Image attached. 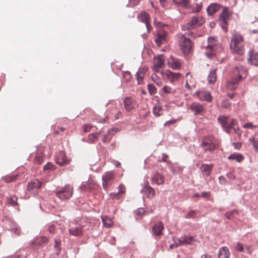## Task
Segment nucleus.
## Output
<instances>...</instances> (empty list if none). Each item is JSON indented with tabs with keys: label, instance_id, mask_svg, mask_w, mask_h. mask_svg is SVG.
Returning <instances> with one entry per match:
<instances>
[{
	"label": "nucleus",
	"instance_id": "obj_34",
	"mask_svg": "<svg viewBox=\"0 0 258 258\" xmlns=\"http://www.w3.org/2000/svg\"><path fill=\"white\" fill-rule=\"evenodd\" d=\"M230 253L227 247L223 246L220 248L218 252L219 258H229Z\"/></svg>",
	"mask_w": 258,
	"mask_h": 258
},
{
	"label": "nucleus",
	"instance_id": "obj_3",
	"mask_svg": "<svg viewBox=\"0 0 258 258\" xmlns=\"http://www.w3.org/2000/svg\"><path fill=\"white\" fill-rule=\"evenodd\" d=\"M218 119L227 133H229L230 129L233 128L235 132L239 136H241V132L240 130L238 128L237 129L235 128V126L236 124V120L235 119H232L230 120L227 117L224 116H220Z\"/></svg>",
	"mask_w": 258,
	"mask_h": 258
},
{
	"label": "nucleus",
	"instance_id": "obj_19",
	"mask_svg": "<svg viewBox=\"0 0 258 258\" xmlns=\"http://www.w3.org/2000/svg\"><path fill=\"white\" fill-rule=\"evenodd\" d=\"M189 108L194 112L195 115L202 114L205 112L203 106L198 102H194L191 104Z\"/></svg>",
	"mask_w": 258,
	"mask_h": 258
},
{
	"label": "nucleus",
	"instance_id": "obj_35",
	"mask_svg": "<svg viewBox=\"0 0 258 258\" xmlns=\"http://www.w3.org/2000/svg\"><path fill=\"white\" fill-rule=\"evenodd\" d=\"M102 136V132L100 131L98 133H93L88 135V142L90 143H95L98 141L99 137Z\"/></svg>",
	"mask_w": 258,
	"mask_h": 258
},
{
	"label": "nucleus",
	"instance_id": "obj_40",
	"mask_svg": "<svg viewBox=\"0 0 258 258\" xmlns=\"http://www.w3.org/2000/svg\"><path fill=\"white\" fill-rule=\"evenodd\" d=\"M216 71V69L211 71L208 76V81L210 84L214 83L216 81L217 76Z\"/></svg>",
	"mask_w": 258,
	"mask_h": 258
},
{
	"label": "nucleus",
	"instance_id": "obj_27",
	"mask_svg": "<svg viewBox=\"0 0 258 258\" xmlns=\"http://www.w3.org/2000/svg\"><path fill=\"white\" fill-rule=\"evenodd\" d=\"M164 229V225L162 222H159L155 224L152 227L153 233L157 236L162 234V231Z\"/></svg>",
	"mask_w": 258,
	"mask_h": 258
},
{
	"label": "nucleus",
	"instance_id": "obj_7",
	"mask_svg": "<svg viewBox=\"0 0 258 258\" xmlns=\"http://www.w3.org/2000/svg\"><path fill=\"white\" fill-rule=\"evenodd\" d=\"M192 42L190 39L185 37L184 35L181 37L179 42V47L183 53L185 54H189L192 49Z\"/></svg>",
	"mask_w": 258,
	"mask_h": 258
},
{
	"label": "nucleus",
	"instance_id": "obj_1",
	"mask_svg": "<svg viewBox=\"0 0 258 258\" xmlns=\"http://www.w3.org/2000/svg\"><path fill=\"white\" fill-rule=\"evenodd\" d=\"M231 51L240 55L244 54V43L243 37L239 34H234L231 38L230 44Z\"/></svg>",
	"mask_w": 258,
	"mask_h": 258
},
{
	"label": "nucleus",
	"instance_id": "obj_61",
	"mask_svg": "<svg viewBox=\"0 0 258 258\" xmlns=\"http://www.w3.org/2000/svg\"><path fill=\"white\" fill-rule=\"evenodd\" d=\"M244 248L246 249V252H247L248 254H249V255H251L252 254V250L251 249V246L246 245L244 246Z\"/></svg>",
	"mask_w": 258,
	"mask_h": 258
},
{
	"label": "nucleus",
	"instance_id": "obj_38",
	"mask_svg": "<svg viewBox=\"0 0 258 258\" xmlns=\"http://www.w3.org/2000/svg\"><path fill=\"white\" fill-rule=\"evenodd\" d=\"M18 177L19 175L18 174H15L5 176L3 177V180L5 182L10 183L16 181L18 178Z\"/></svg>",
	"mask_w": 258,
	"mask_h": 258
},
{
	"label": "nucleus",
	"instance_id": "obj_53",
	"mask_svg": "<svg viewBox=\"0 0 258 258\" xmlns=\"http://www.w3.org/2000/svg\"><path fill=\"white\" fill-rule=\"evenodd\" d=\"M243 127L245 128L254 129L257 127V125H253L251 122H247L243 124Z\"/></svg>",
	"mask_w": 258,
	"mask_h": 258
},
{
	"label": "nucleus",
	"instance_id": "obj_48",
	"mask_svg": "<svg viewBox=\"0 0 258 258\" xmlns=\"http://www.w3.org/2000/svg\"><path fill=\"white\" fill-rule=\"evenodd\" d=\"M43 159L42 154H37L35 156L34 162L36 164H41L43 162Z\"/></svg>",
	"mask_w": 258,
	"mask_h": 258
},
{
	"label": "nucleus",
	"instance_id": "obj_5",
	"mask_svg": "<svg viewBox=\"0 0 258 258\" xmlns=\"http://www.w3.org/2000/svg\"><path fill=\"white\" fill-rule=\"evenodd\" d=\"M204 22L205 19L202 16L196 15L192 17L191 20L186 25L182 26L181 29L182 30H190L201 26Z\"/></svg>",
	"mask_w": 258,
	"mask_h": 258
},
{
	"label": "nucleus",
	"instance_id": "obj_47",
	"mask_svg": "<svg viewBox=\"0 0 258 258\" xmlns=\"http://www.w3.org/2000/svg\"><path fill=\"white\" fill-rule=\"evenodd\" d=\"M153 112L155 116L158 117L162 114L163 110L161 107L159 106H156L154 107Z\"/></svg>",
	"mask_w": 258,
	"mask_h": 258
},
{
	"label": "nucleus",
	"instance_id": "obj_18",
	"mask_svg": "<svg viewBox=\"0 0 258 258\" xmlns=\"http://www.w3.org/2000/svg\"><path fill=\"white\" fill-rule=\"evenodd\" d=\"M167 32L163 29H160L158 31L157 38L155 41L158 46L166 42Z\"/></svg>",
	"mask_w": 258,
	"mask_h": 258
},
{
	"label": "nucleus",
	"instance_id": "obj_10",
	"mask_svg": "<svg viewBox=\"0 0 258 258\" xmlns=\"http://www.w3.org/2000/svg\"><path fill=\"white\" fill-rule=\"evenodd\" d=\"M231 13L227 7L222 8L221 14L220 15V22L222 28L226 31L227 22L231 19Z\"/></svg>",
	"mask_w": 258,
	"mask_h": 258
},
{
	"label": "nucleus",
	"instance_id": "obj_30",
	"mask_svg": "<svg viewBox=\"0 0 258 258\" xmlns=\"http://www.w3.org/2000/svg\"><path fill=\"white\" fill-rule=\"evenodd\" d=\"M221 8L222 7L221 5L216 3H213L207 8V11L209 15H212L219 11Z\"/></svg>",
	"mask_w": 258,
	"mask_h": 258
},
{
	"label": "nucleus",
	"instance_id": "obj_56",
	"mask_svg": "<svg viewBox=\"0 0 258 258\" xmlns=\"http://www.w3.org/2000/svg\"><path fill=\"white\" fill-rule=\"evenodd\" d=\"M231 105V103L227 100H224L221 103V107L222 108H228Z\"/></svg>",
	"mask_w": 258,
	"mask_h": 258
},
{
	"label": "nucleus",
	"instance_id": "obj_26",
	"mask_svg": "<svg viewBox=\"0 0 258 258\" xmlns=\"http://www.w3.org/2000/svg\"><path fill=\"white\" fill-rule=\"evenodd\" d=\"M196 94L198 97L202 100H205L211 102L212 101V97L210 93L207 91H199L197 92Z\"/></svg>",
	"mask_w": 258,
	"mask_h": 258
},
{
	"label": "nucleus",
	"instance_id": "obj_60",
	"mask_svg": "<svg viewBox=\"0 0 258 258\" xmlns=\"http://www.w3.org/2000/svg\"><path fill=\"white\" fill-rule=\"evenodd\" d=\"M244 247L243 246V244L240 243L238 242L236 244V248L239 251H243Z\"/></svg>",
	"mask_w": 258,
	"mask_h": 258
},
{
	"label": "nucleus",
	"instance_id": "obj_28",
	"mask_svg": "<svg viewBox=\"0 0 258 258\" xmlns=\"http://www.w3.org/2000/svg\"><path fill=\"white\" fill-rule=\"evenodd\" d=\"M96 186V183L93 180H89L87 182L83 183L81 188L85 191H90L92 189L95 188Z\"/></svg>",
	"mask_w": 258,
	"mask_h": 258
},
{
	"label": "nucleus",
	"instance_id": "obj_12",
	"mask_svg": "<svg viewBox=\"0 0 258 258\" xmlns=\"http://www.w3.org/2000/svg\"><path fill=\"white\" fill-rule=\"evenodd\" d=\"M108 106L111 105L112 109L110 111H107V115L106 116V118H104L103 122H105L108 117H110L112 119L116 120L119 119L122 115V112L120 110H117L116 105H113L109 104Z\"/></svg>",
	"mask_w": 258,
	"mask_h": 258
},
{
	"label": "nucleus",
	"instance_id": "obj_2",
	"mask_svg": "<svg viewBox=\"0 0 258 258\" xmlns=\"http://www.w3.org/2000/svg\"><path fill=\"white\" fill-rule=\"evenodd\" d=\"M219 142L214 137L208 135L202 138L201 147L205 152H213L219 146Z\"/></svg>",
	"mask_w": 258,
	"mask_h": 258
},
{
	"label": "nucleus",
	"instance_id": "obj_14",
	"mask_svg": "<svg viewBox=\"0 0 258 258\" xmlns=\"http://www.w3.org/2000/svg\"><path fill=\"white\" fill-rule=\"evenodd\" d=\"M233 74L237 76L235 79H237L238 81L244 79L247 76V71L245 68L242 66L236 67L234 69Z\"/></svg>",
	"mask_w": 258,
	"mask_h": 258
},
{
	"label": "nucleus",
	"instance_id": "obj_22",
	"mask_svg": "<svg viewBox=\"0 0 258 258\" xmlns=\"http://www.w3.org/2000/svg\"><path fill=\"white\" fill-rule=\"evenodd\" d=\"M168 64L172 69L179 70L181 67V62L179 59L171 56L168 60Z\"/></svg>",
	"mask_w": 258,
	"mask_h": 258
},
{
	"label": "nucleus",
	"instance_id": "obj_54",
	"mask_svg": "<svg viewBox=\"0 0 258 258\" xmlns=\"http://www.w3.org/2000/svg\"><path fill=\"white\" fill-rule=\"evenodd\" d=\"M109 196H110V198L113 200H114V199H117V200H119L120 199L121 197H122V196L120 195L119 194V193H111L110 195H109Z\"/></svg>",
	"mask_w": 258,
	"mask_h": 258
},
{
	"label": "nucleus",
	"instance_id": "obj_29",
	"mask_svg": "<svg viewBox=\"0 0 258 258\" xmlns=\"http://www.w3.org/2000/svg\"><path fill=\"white\" fill-rule=\"evenodd\" d=\"M212 168L213 165L212 164H202L200 167L202 174L207 177L210 175Z\"/></svg>",
	"mask_w": 258,
	"mask_h": 258
},
{
	"label": "nucleus",
	"instance_id": "obj_6",
	"mask_svg": "<svg viewBox=\"0 0 258 258\" xmlns=\"http://www.w3.org/2000/svg\"><path fill=\"white\" fill-rule=\"evenodd\" d=\"M56 196L61 200H69L73 194V187L70 185H66L55 192Z\"/></svg>",
	"mask_w": 258,
	"mask_h": 258
},
{
	"label": "nucleus",
	"instance_id": "obj_45",
	"mask_svg": "<svg viewBox=\"0 0 258 258\" xmlns=\"http://www.w3.org/2000/svg\"><path fill=\"white\" fill-rule=\"evenodd\" d=\"M96 127L91 124H84L82 125V129L84 133H86L91 132V130L95 131Z\"/></svg>",
	"mask_w": 258,
	"mask_h": 258
},
{
	"label": "nucleus",
	"instance_id": "obj_51",
	"mask_svg": "<svg viewBox=\"0 0 258 258\" xmlns=\"http://www.w3.org/2000/svg\"><path fill=\"white\" fill-rule=\"evenodd\" d=\"M174 3L176 4L180 5L183 6L185 7H186L188 4V0H173Z\"/></svg>",
	"mask_w": 258,
	"mask_h": 258
},
{
	"label": "nucleus",
	"instance_id": "obj_41",
	"mask_svg": "<svg viewBox=\"0 0 258 258\" xmlns=\"http://www.w3.org/2000/svg\"><path fill=\"white\" fill-rule=\"evenodd\" d=\"M239 81L237 79H233L232 80L227 82V87L228 89L233 90L236 88Z\"/></svg>",
	"mask_w": 258,
	"mask_h": 258
},
{
	"label": "nucleus",
	"instance_id": "obj_21",
	"mask_svg": "<svg viewBox=\"0 0 258 258\" xmlns=\"http://www.w3.org/2000/svg\"><path fill=\"white\" fill-rule=\"evenodd\" d=\"M151 180L152 183H155L157 185H161L165 182V177L162 174L155 172L153 174Z\"/></svg>",
	"mask_w": 258,
	"mask_h": 258
},
{
	"label": "nucleus",
	"instance_id": "obj_43",
	"mask_svg": "<svg viewBox=\"0 0 258 258\" xmlns=\"http://www.w3.org/2000/svg\"><path fill=\"white\" fill-rule=\"evenodd\" d=\"M113 131V130H110L108 131L107 133H105L103 135L102 134V141L103 142H109L111 139L112 135L111 132Z\"/></svg>",
	"mask_w": 258,
	"mask_h": 258
},
{
	"label": "nucleus",
	"instance_id": "obj_9",
	"mask_svg": "<svg viewBox=\"0 0 258 258\" xmlns=\"http://www.w3.org/2000/svg\"><path fill=\"white\" fill-rule=\"evenodd\" d=\"M115 173L113 171H108L102 175V186L104 189L107 190L113 183Z\"/></svg>",
	"mask_w": 258,
	"mask_h": 258
},
{
	"label": "nucleus",
	"instance_id": "obj_24",
	"mask_svg": "<svg viewBox=\"0 0 258 258\" xmlns=\"http://www.w3.org/2000/svg\"><path fill=\"white\" fill-rule=\"evenodd\" d=\"M248 62L254 66L258 65V54L253 50H250L248 53Z\"/></svg>",
	"mask_w": 258,
	"mask_h": 258
},
{
	"label": "nucleus",
	"instance_id": "obj_20",
	"mask_svg": "<svg viewBox=\"0 0 258 258\" xmlns=\"http://www.w3.org/2000/svg\"><path fill=\"white\" fill-rule=\"evenodd\" d=\"M162 76L163 77L165 76L170 82L173 83L178 80L181 75L179 73H173L170 71H166Z\"/></svg>",
	"mask_w": 258,
	"mask_h": 258
},
{
	"label": "nucleus",
	"instance_id": "obj_32",
	"mask_svg": "<svg viewBox=\"0 0 258 258\" xmlns=\"http://www.w3.org/2000/svg\"><path fill=\"white\" fill-rule=\"evenodd\" d=\"M143 191L148 198H152L155 195V189L153 187L148 185L144 186L143 188Z\"/></svg>",
	"mask_w": 258,
	"mask_h": 258
},
{
	"label": "nucleus",
	"instance_id": "obj_50",
	"mask_svg": "<svg viewBox=\"0 0 258 258\" xmlns=\"http://www.w3.org/2000/svg\"><path fill=\"white\" fill-rule=\"evenodd\" d=\"M148 89L149 93L151 95H154L157 92L156 87L153 84H148Z\"/></svg>",
	"mask_w": 258,
	"mask_h": 258
},
{
	"label": "nucleus",
	"instance_id": "obj_57",
	"mask_svg": "<svg viewBox=\"0 0 258 258\" xmlns=\"http://www.w3.org/2000/svg\"><path fill=\"white\" fill-rule=\"evenodd\" d=\"M60 244L61 242L60 241H57V240H55V244H54V247L56 248L57 254H58L60 250Z\"/></svg>",
	"mask_w": 258,
	"mask_h": 258
},
{
	"label": "nucleus",
	"instance_id": "obj_16",
	"mask_svg": "<svg viewBox=\"0 0 258 258\" xmlns=\"http://www.w3.org/2000/svg\"><path fill=\"white\" fill-rule=\"evenodd\" d=\"M194 241L195 239L193 236L185 235L177 238V243L175 244L176 247L182 245L190 244Z\"/></svg>",
	"mask_w": 258,
	"mask_h": 258
},
{
	"label": "nucleus",
	"instance_id": "obj_4",
	"mask_svg": "<svg viewBox=\"0 0 258 258\" xmlns=\"http://www.w3.org/2000/svg\"><path fill=\"white\" fill-rule=\"evenodd\" d=\"M165 57L163 55H159L155 57L153 60V63L151 67L152 69L156 73H159L161 75H163L164 72L162 69L165 67Z\"/></svg>",
	"mask_w": 258,
	"mask_h": 258
},
{
	"label": "nucleus",
	"instance_id": "obj_39",
	"mask_svg": "<svg viewBox=\"0 0 258 258\" xmlns=\"http://www.w3.org/2000/svg\"><path fill=\"white\" fill-rule=\"evenodd\" d=\"M161 92L164 94H175L176 91L169 86H165L162 88Z\"/></svg>",
	"mask_w": 258,
	"mask_h": 258
},
{
	"label": "nucleus",
	"instance_id": "obj_63",
	"mask_svg": "<svg viewBox=\"0 0 258 258\" xmlns=\"http://www.w3.org/2000/svg\"><path fill=\"white\" fill-rule=\"evenodd\" d=\"M55 229V226L53 225H49L47 227V230L50 233L54 232Z\"/></svg>",
	"mask_w": 258,
	"mask_h": 258
},
{
	"label": "nucleus",
	"instance_id": "obj_8",
	"mask_svg": "<svg viewBox=\"0 0 258 258\" xmlns=\"http://www.w3.org/2000/svg\"><path fill=\"white\" fill-rule=\"evenodd\" d=\"M208 45L206 47V49H210L211 52H207L206 55L209 57H212L213 55H216V49H222L221 47L217 44V41L214 37H209L208 39Z\"/></svg>",
	"mask_w": 258,
	"mask_h": 258
},
{
	"label": "nucleus",
	"instance_id": "obj_33",
	"mask_svg": "<svg viewBox=\"0 0 258 258\" xmlns=\"http://www.w3.org/2000/svg\"><path fill=\"white\" fill-rule=\"evenodd\" d=\"M244 159V156L242 154L238 153L231 154L228 157V160H235L238 163H241L243 161Z\"/></svg>",
	"mask_w": 258,
	"mask_h": 258
},
{
	"label": "nucleus",
	"instance_id": "obj_36",
	"mask_svg": "<svg viewBox=\"0 0 258 258\" xmlns=\"http://www.w3.org/2000/svg\"><path fill=\"white\" fill-rule=\"evenodd\" d=\"M169 168L170 169L171 172L174 174L179 173L182 171V168L176 164L170 163L169 164Z\"/></svg>",
	"mask_w": 258,
	"mask_h": 258
},
{
	"label": "nucleus",
	"instance_id": "obj_52",
	"mask_svg": "<svg viewBox=\"0 0 258 258\" xmlns=\"http://www.w3.org/2000/svg\"><path fill=\"white\" fill-rule=\"evenodd\" d=\"M235 213H237V211L236 210L228 211L225 214V217L228 219H230L232 218L233 215Z\"/></svg>",
	"mask_w": 258,
	"mask_h": 258
},
{
	"label": "nucleus",
	"instance_id": "obj_62",
	"mask_svg": "<svg viewBox=\"0 0 258 258\" xmlns=\"http://www.w3.org/2000/svg\"><path fill=\"white\" fill-rule=\"evenodd\" d=\"M144 213H145V211H144V209H143V208H139L136 212V214L140 216H142Z\"/></svg>",
	"mask_w": 258,
	"mask_h": 258
},
{
	"label": "nucleus",
	"instance_id": "obj_46",
	"mask_svg": "<svg viewBox=\"0 0 258 258\" xmlns=\"http://www.w3.org/2000/svg\"><path fill=\"white\" fill-rule=\"evenodd\" d=\"M151 79L158 86H161L162 84V81L160 78L157 76L156 72L152 74Z\"/></svg>",
	"mask_w": 258,
	"mask_h": 258
},
{
	"label": "nucleus",
	"instance_id": "obj_11",
	"mask_svg": "<svg viewBox=\"0 0 258 258\" xmlns=\"http://www.w3.org/2000/svg\"><path fill=\"white\" fill-rule=\"evenodd\" d=\"M123 106L125 110L130 112L137 108L138 104L135 98L132 97H126L123 99Z\"/></svg>",
	"mask_w": 258,
	"mask_h": 258
},
{
	"label": "nucleus",
	"instance_id": "obj_17",
	"mask_svg": "<svg viewBox=\"0 0 258 258\" xmlns=\"http://www.w3.org/2000/svg\"><path fill=\"white\" fill-rule=\"evenodd\" d=\"M140 20L146 24V26L148 32H150L152 29V26L150 25V18L148 13L142 11L139 15Z\"/></svg>",
	"mask_w": 258,
	"mask_h": 258
},
{
	"label": "nucleus",
	"instance_id": "obj_42",
	"mask_svg": "<svg viewBox=\"0 0 258 258\" xmlns=\"http://www.w3.org/2000/svg\"><path fill=\"white\" fill-rule=\"evenodd\" d=\"M18 198L16 196L8 197L7 199V203L11 206H16L18 205L17 203Z\"/></svg>",
	"mask_w": 258,
	"mask_h": 258
},
{
	"label": "nucleus",
	"instance_id": "obj_59",
	"mask_svg": "<svg viewBox=\"0 0 258 258\" xmlns=\"http://www.w3.org/2000/svg\"><path fill=\"white\" fill-rule=\"evenodd\" d=\"M139 3V0H129L128 5L130 7H134L137 6Z\"/></svg>",
	"mask_w": 258,
	"mask_h": 258
},
{
	"label": "nucleus",
	"instance_id": "obj_25",
	"mask_svg": "<svg viewBox=\"0 0 258 258\" xmlns=\"http://www.w3.org/2000/svg\"><path fill=\"white\" fill-rule=\"evenodd\" d=\"M148 70V68L146 66L140 68L136 74V77L138 84H141L143 82L145 74Z\"/></svg>",
	"mask_w": 258,
	"mask_h": 258
},
{
	"label": "nucleus",
	"instance_id": "obj_44",
	"mask_svg": "<svg viewBox=\"0 0 258 258\" xmlns=\"http://www.w3.org/2000/svg\"><path fill=\"white\" fill-rule=\"evenodd\" d=\"M249 28L253 33L258 32V19L252 22L249 24Z\"/></svg>",
	"mask_w": 258,
	"mask_h": 258
},
{
	"label": "nucleus",
	"instance_id": "obj_55",
	"mask_svg": "<svg viewBox=\"0 0 258 258\" xmlns=\"http://www.w3.org/2000/svg\"><path fill=\"white\" fill-rule=\"evenodd\" d=\"M118 193H119L121 196L125 193V187L123 184L119 185Z\"/></svg>",
	"mask_w": 258,
	"mask_h": 258
},
{
	"label": "nucleus",
	"instance_id": "obj_64",
	"mask_svg": "<svg viewBox=\"0 0 258 258\" xmlns=\"http://www.w3.org/2000/svg\"><path fill=\"white\" fill-rule=\"evenodd\" d=\"M177 121L176 119L170 120L164 123V125H168L169 124H174Z\"/></svg>",
	"mask_w": 258,
	"mask_h": 258
},
{
	"label": "nucleus",
	"instance_id": "obj_37",
	"mask_svg": "<svg viewBox=\"0 0 258 258\" xmlns=\"http://www.w3.org/2000/svg\"><path fill=\"white\" fill-rule=\"evenodd\" d=\"M101 219L103 223V225L105 227L109 228L112 226L113 223L112 219L110 217L107 216H102Z\"/></svg>",
	"mask_w": 258,
	"mask_h": 258
},
{
	"label": "nucleus",
	"instance_id": "obj_49",
	"mask_svg": "<svg viewBox=\"0 0 258 258\" xmlns=\"http://www.w3.org/2000/svg\"><path fill=\"white\" fill-rule=\"evenodd\" d=\"M248 140L252 144L253 147L255 150L258 152V140H255L253 137H251L249 138Z\"/></svg>",
	"mask_w": 258,
	"mask_h": 258
},
{
	"label": "nucleus",
	"instance_id": "obj_58",
	"mask_svg": "<svg viewBox=\"0 0 258 258\" xmlns=\"http://www.w3.org/2000/svg\"><path fill=\"white\" fill-rule=\"evenodd\" d=\"M196 214V211H191L189 212L185 216L186 218H194Z\"/></svg>",
	"mask_w": 258,
	"mask_h": 258
},
{
	"label": "nucleus",
	"instance_id": "obj_31",
	"mask_svg": "<svg viewBox=\"0 0 258 258\" xmlns=\"http://www.w3.org/2000/svg\"><path fill=\"white\" fill-rule=\"evenodd\" d=\"M69 233L74 236H80L82 234V227L80 226H73L70 225Z\"/></svg>",
	"mask_w": 258,
	"mask_h": 258
},
{
	"label": "nucleus",
	"instance_id": "obj_23",
	"mask_svg": "<svg viewBox=\"0 0 258 258\" xmlns=\"http://www.w3.org/2000/svg\"><path fill=\"white\" fill-rule=\"evenodd\" d=\"M48 239L45 236L36 237L32 243L31 246L36 248L37 246H41L47 243Z\"/></svg>",
	"mask_w": 258,
	"mask_h": 258
},
{
	"label": "nucleus",
	"instance_id": "obj_15",
	"mask_svg": "<svg viewBox=\"0 0 258 258\" xmlns=\"http://www.w3.org/2000/svg\"><path fill=\"white\" fill-rule=\"evenodd\" d=\"M56 163L60 166L66 165L70 162V160L67 158L64 152H59L55 157Z\"/></svg>",
	"mask_w": 258,
	"mask_h": 258
},
{
	"label": "nucleus",
	"instance_id": "obj_13",
	"mask_svg": "<svg viewBox=\"0 0 258 258\" xmlns=\"http://www.w3.org/2000/svg\"><path fill=\"white\" fill-rule=\"evenodd\" d=\"M41 187V182L37 179L30 181L27 185L28 191L33 195H36Z\"/></svg>",
	"mask_w": 258,
	"mask_h": 258
}]
</instances>
